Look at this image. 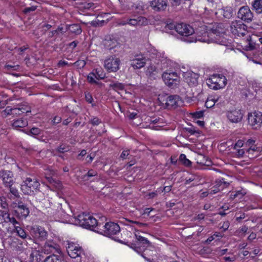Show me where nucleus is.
<instances>
[{"label": "nucleus", "instance_id": "8", "mask_svg": "<svg viewBox=\"0 0 262 262\" xmlns=\"http://www.w3.org/2000/svg\"><path fill=\"white\" fill-rule=\"evenodd\" d=\"M247 26L241 21H233L230 26V30L233 34L237 36H244L247 33Z\"/></svg>", "mask_w": 262, "mask_h": 262}, {"label": "nucleus", "instance_id": "5", "mask_svg": "<svg viewBox=\"0 0 262 262\" xmlns=\"http://www.w3.org/2000/svg\"><path fill=\"white\" fill-rule=\"evenodd\" d=\"M206 83L210 89L216 90L224 88L227 83V80L223 74H215L206 80Z\"/></svg>", "mask_w": 262, "mask_h": 262}, {"label": "nucleus", "instance_id": "28", "mask_svg": "<svg viewBox=\"0 0 262 262\" xmlns=\"http://www.w3.org/2000/svg\"><path fill=\"white\" fill-rule=\"evenodd\" d=\"M220 11L225 18L228 19L231 18L233 14V10L231 6L224 7L220 10Z\"/></svg>", "mask_w": 262, "mask_h": 262}, {"label": "nucleus", "instance_id": "21", "mask_svg": "<svg viewBox=\"0 0 262 262\" xmlns=\"http://www.w3.org/2000/svg\"><path fill=\"white\" fill-rule=\"evenodd\" d=\"M30 107L26 102L18 104L13 107L12 115L13 116L20 115L22 113L30 112Z\"/></svg>", "mask_w": 262, "mask_h": 262}, {"label": "nucleus", "instance_id": "35", "mask_svg": "<svg viewBox=\"0 0 262 262\" xmlns=\"http://www.w3.org/2000/svg\"><path fill=\"white\" fill-rule=\"evenodd\" d=\"M28 125V122L26 120L18 119L15 120L12 124V126L14 128H21L26 126Z\"/></svg>", "mask_w": 262, "mask_h": 262}, {"label": "nucleus", "instance_id": "63", "mask_svg": "<svg viewBox=\"0 0 262 262\" xmlns=\"http://www.w3.org/2000/svg\"><path fill=\"white\" fill-rule=\"evenodd\" d=\"M255 142V141L252 140V139H249L246 144V145L248 147H250L251 146H254V143Z\"/></svg>", "mask_w": 262, "mask_h": 262}, {"label": "nucleus", "instance_id": "27", "mask_svg": "<svg viewBox=\"0 0 262 262\" xmlns=\"http://www.w3.org/2000/svg\"><path fill=\"white\" fill-rule=\"evenodd\" d=\"M146 122L149 123L146 127H148L153 129H156V125H157V124L163 123V119L155 117H147Z\"/></svg>", "mask_w": 262, "mask_h": 262}, {"label": "nucleus", "instance_id": "18", "mask_svg": "<svg viewBox=\"0 0 262 262\" xmlns=\"http://www.w3.org/2000/svg\"><path fill=\"white\" fill-rule=\"evenodd\" d=\"M163 66L159 62L156 63L155 61L152 62L147 67L146 71V74L151 77H154L155 76L160 74L163 70Z\"/></svg>", "mask_w": 262, "mask_h": 262}, {"label": "nucleus", "instance_id": "43", "mask_svg": "<svg viewBox=\"0 0 262 262\" xmlns=\"http://www.w3.org/2000/svg\"><path fill=\"white\" fill-rule=\"evenodd\" d=\"M13 107H12L11 106H8L6 107V108L2 111V116L3 117H7L9 115H12L13 113Z\"/></svg>", "mask_w": 262, "mask_h": 262}, {"label": "nucleus", "instance_id": "39", "mask_svg": "<svg viewBox=\"0 0 262 262\" xmlns=\"http://www.w3.org/2000/svg\"><path fill=\"white\" fill-rule=\"evenodd\" d=\"M97 172L93 169H90L88 172L87 174L84 175L82 179L84 181H89L90 180V178L96 176L97 175Z\"/></svg>", "mask_w": 262, "mask_h": 262}, {"label": "nucleus", "instance_id": "42", "mask_svg": "<svg viewBox=\"0 0 262 262\" xmlns=\"http://www.w3.org/2000/svg\"><path fill=\"white\" fill-rule=\"evenodd\" d=\"M110 87L115 91L122 90L124 89V85L122 83L118 82L111 83Z\"/></svg>", "mask_w": 262, "mask_h": 262}, {"label": "nucleus", "instance_id": "48", "mask_svg": "<svg viewBox=\"0 0 262 262\" xmlns=\"http://www.w3.org/2000/svg\"><path fill=\"white\" fill-rule=\"evenodd\" d=\"M215 103L213 101V99L211 96L208 98L207 100L205 102V106L207 108H211L215 105Z\"/></svg>", "mask_w": 262, "mask_h": 262}, {"label": "nucleus", "instance_id": "23", "mask_svg": "<svg viewBox=\"0 0 262 262\" xmlns=\"http://www.w3.org/2000/svg\"><path fill=\"white\" fill-rule=\"evenodd\" d=\"M150 4L152 9L157 11L164 10L167 6L166 0H151Z\"/></svg>", "mask_w": 262, "mask_h": 262}, {"label": "nucleus", "instance_id": "64", "mask_svg": "<svg viewBox=\"0 0 262 262\" xmlns=\"http://www.w3.org/2000/svg\"><path fill=\"white\" fill-rule=\"evenodd\" d=\"M61 120V118L59 116H55L53 120V123L54 124H57V123H59V122H60Z\"/></svg>", "mask_w": 262, "mask_h": 262}, {"label": "nucleus", "instance_id": "46", "mask_svg": "<svg viewBox=\"0 0 262 262\" xmlns=\"http://www.w3.org/2000/svg\"><path fill=\"white\" fill-rule=\"evenodd\" d=\"M85 98L86 102L91 104L93 106L95 105L94 100L92 97V95L90 93H87L85 94Z\"/></svg>", "mask_w": 262, "mask_h": 262}, {"label": "nucleus", "instance_id": "29", "mask_svg": "<svg viewBox=\"0 0 262 262\" xmlns=\"http://www.w3.org/2000/svg\"><path fill=\"white\" fill-rule=\"evenodd\" d=\"M229 185L228 183L225 182L223 179L217 182L216 186L213 189L210 191V194H215L221 190L223 189L224 186H227Z\"/></svg>", "mask_w": 262, "mask_h": 262}, {"label": "nucleus", "instance_id": "4", "mask_svg": "<svg viewBox=\"0 0 262 262\" xmlns=\"http://www.w3.org/2000/svg\"><path fill=\"white\" fill-rule=\"evenodd\" d=\"M120 228L118 224L114 222H107L104 225L101 224V227L98 228V232L110 237L115 241L120 242V241L116 238V235L119 234Z\"/></svg>", "mask_w": 262, "mask_h": 262}, {"label": "nucleus", "instance_id": "11", "mask_svg": "<svg viewBox=\"0 0 262 262\" xmlns=\"http://www.w3.org/2000/svg\"><path fill=\"white\" fill-rule=\"evenodd\" d=\"M237 17L246 23H250L253 20V14L249 7L245 6L239 8L237 13Z\"/></svg>", "mask_w": 262, "mask_h": 262}, {"label": "nucleus", "instance_id": "6", "mask_svg": "<svg viewBox=\"0 0 262 262\" xmlns=\"http://www.w3.org/2000/svg\"><path fill=\"white\" fill-rule=\"evenodd\" d=\"M40 184L36 179L27 178L21 185V190L25 194H32L38 189Z\"/></svg>", "mask_w": 262, "mask_h": 262}, {"label": "nucleus", "instance_id": "62", "mask_svg": "<svg viewBox=\"0 0 262 262\" xmlns=\"http://www.w3.org/2000/svg\"><path fill=\"white\" fill-rule=\"evenodd\" d=\"M129 155L128 150H123L121 154L120 157L123 159H126L127 156Z\"/></svg>", "mask_w": 262, "mask_h": 262}, {"label": "nucleus", "instance_id": "30", "mask_svg": "<svg viewBox=\"0 0 262 262\" xmlns=\"http://www.w3.org/2000/svg\"><path fill=\"white\" fill-rule=\"evenodd\" d=\"M251 6L252 9L257 14H262V0H254Z\"/></svg>", "mask_w": 262, "mask_h": 262}, {"label": "nucleus", "instance_id": "52", "mask_svg": "<svg viewBox=\"0 0 262 262\" xmlns=\"http://www.w3.org/2000/svg\"><path fill=\"white\" fill-rule=\"evenodd\" d=\"M10 188V192L13 194L14 195V196L16 198H18L19 197V192H18V191L17 189H16L15 188H14L12 186H10V187H9Z\"/></svg>", "mask_w": 262, "mask_h": 262}, {"label": "nucleus", "instance_id": "33", "mask_svg": "<svg viewBox=\"0 0 262 262\" xmlns=\"http://www.w3.org/2000/svg\"><path fill=\"white\" fill-rule=\"evenodd\" d=\"M56 174V171L53 170L51 167H48L45 169V177L49 182L52 183L54 182L53 176Z\"/></svg>", "mask_w": 262, "mask_h": 262}, {"label": "nucleus", "instance_id": "41", "mask_svg": "<svg viewBox=\"0 0 262 262\" xmlns=\"http://www.w3.org/2000/svg\"><path fill=\"white\" fill-rule=\"evenodd\" d=\"M177 25L174 23H169L166 24L165 27V31L170 34H172L174 31L176 32Z\"/></svg>", "mask_w": 262, "mask_h": 262}, {"label": "nucleus", "instance_id": "20", "mask_svg": "<svg viewBox=\"0 0 262 262\" xmlns=\"http://www.w3.org/2000/svg\"><path fill=\"white\" fill-rule=\"evenodd\" d=\"M243 114L238 110H233L227 113V117L228 120L232 123H238L243 118Z\"/></svg>", "mask_w": 262, "mask_h": 262}, {"label": "nucleus", "instance_id": "36", "mask_svg": "<svg viewBox=\"0 0 262 262\" xmlns=\"http://www.w3.org/2000/svg\"><path fill=\"white\" fill-rule=\"evenodd\" d=\"M96 79H103L105 77V73L101 68H97L94 69L93 70Z\"/></svg>", "mask_w": 262, "mask_h": 262}, {"label": "nucleus", "instance_id": "61", "mask_svg": "<svg viewBox=\"0 0 262 262\" xmlns=\"http://www.w3.org/2000/svg\"><path fill=\"white\" fill-rule=\"evenodd\" d=\"M248 230V227L246 226H243L239 228L238 232L239 233H243L245 234Z\"/></svg>", "mask_w": 262, "mask_h": 262}, {"label": "nucleus", "instance_id": "1", "mask_svg": "<svg viewBox=\"0 0 262 262\" xmlns=\"http://www.w3.org/2000/svg\"><path fill=\"white\" fill-rule=\"evenodd\" d=\"M176 32L186 37V41L190 43L199 41L207 43L216 42L224 46H227L228 43V41L224 37V33L216 34L213 31L208 32L205 26L201 27L194 34V29L191 26L184 23L178 24Z\"/></svg>", "mask_w": 262, "mask_h": 262}, {"label": "nucleus", "instance_id": "15", "mask_svg": "<svg viewBox=\"0 0 262 262\" xmlns=\"http://www.w3.org/2000/svg\"><path fill=\"white\" fill-rule=\"evenodd\" d=\"M8 243L12 249L17 251L27 250L28 249V248L25 247H27L26 242H20L19 239L13 236H10Z\"/></svg>", "mask_w": 262, "mask_h": 262}, {"label": "nucleus", "instance_id": "31", "mask_svg": "<svg viewBox=\"0 0 262 262\" xmlns=\"http://www.w3.org/2000/svg\"><path fill=\"white\" fill-rule=\"evenodd\" d=\"M62 257V254L58 255L53 254L47 256L43 262H61Z\"/></svg>", "mask_w": 262, "mask_h": 262}, {"label": "nucleus", "instance_id": "60", "mask_svg": "<svg viewBox=\"0 0 262 262\" xmlns=\"http://www.w3.org/2000/svg\"><path fill=\"white\" fill-rule=\"evenodd\" d=\"M257 235L255 232H251L248 237V240L251 242L256 238Z\"/></svg>", "mask_w": 262, "mask_h": 262}, {"label": "nucleus", "instance_id": "26", "mask_svg": "<svg viewBox=\"0 0 262 262\" xmlns=\"http://www.w3.org/2000/svg\"><path fill=\"white\" fill-rule=\"evenodd\" d=\"M260 155V149L256 146L248 147L246 149V157L250 159H254Z\"/></svg>", "mask_w": 262, "mask_h": 262}, {"label": "nucleus", "instance_id": "53", "mask_svg": "<svg viewBox=\"0 0 262 262\" xmlns=\"http://www.w3.org/2000/svg\"><path fill=\"white\" fill-rule=\"evenodd\" d=\"M246 149L245 148L236 149L237 150V155L239 157H246Z\"/></svg>", "mask_w": 262, "mask_h": 262}, {"label": "nucleus", "instance_id": "58", "mask_svg": "<svg viewBox=\"0 0 262 262\" xmlns=\"http://www.w3.org/2000/svg\"><path fill=\"white\" fill-rule=\"evenodd\" d=\"M204 113L202 111L194 113L192 115L194 118H200L203 116Z\"/></svg>", "mask_w": 262, "mask_h": 262}, {"label": "nucleus", "instance_id": "7", "mask_svg": "<svg viewBox=\"0 0 262 262\" xmlns=\"http://www.w3.org/2000/svg\"><path fill=\"white\" fill-rule=\"evenodd\" d=\"M120 63L119 58L111 56L105 59L104 67L108 72H116L119 70Z\"/></svg>", "mask_w": 262, "mask_h": 262}, {"label": "nucleus", "instance_id": "9", "mask_svg": "<svg viewBox=\"0 0 262 262\" xmlns=\"http://www.w3.org/2000/svg\"><path fill=\"white\" fill-rule=\"evenodd\" d=\"M248 121L249 124L254 129H258L262 124V113L255 112L248 114Z\"/></svg>", "mask_w": 262, "mask_h": 262}, {"label": "nucleus", "instance_id": "51", "mask_svg": "<svg viewBox=\"0 0 262 262\" xmlns=\"http://www.w3.org/2000/svg\"><path fill=\"white\" fill-rule=\"evenodd\" d=\"M208 2V7L205 8V10L207 9H210L211 11H213V9L216 7L215 4L214 3V0H207Z\"/></svg>", "mask_w": 262, "mask_h": 262}, {"label": "nucleus", "instance_id": "47", "mask_svg": "<svg viewBox=\"0 0 262 262\" xmlns=\"http://www.w3.org/2000/svg\"><path fill=\"white\" fill-rule=\"evenodd\" d=\"M211 97H212L215 104H216V105H219V104H221L222 102H223V99L222 98V96L221 95H215L211 96Z\"/></svg>", "mask_w": 262, "mask_h": 262}, {"label": "nucleus", "instance_id": "24", "mask_svg": "<svg viewBox=\"0 0 262 262\" xmlns=\"http://www.w3.org/2000/svg\"><path fill=\"white\" fill-rule=\"evenodd\" d=\"M15 212L20 219H25L29 214L28 208L22 203H19L17 206H15Z\"/></svg>", "mask_w": 262, "mask_h": 262}, {"label": "nucleus", "instance_id": "40", "mask_svg": "<svg viewBox=\"0 0 262 262\" xmlns=\"http://www.w3.org/2000/svg\"><path fill=\"white\" fill-rule=\"evenodd\" d=\"M180 161L185 166H190L191 165V162L188 159L185 154H182L179 157Z\"/></svg>", "mask_w": 262, "mask_h": 262}, {"label": "nucleus", "instance_id": "38", "mask_svg": "<svg viewBox=\"0 0 262 262\" xmlns=\"http://www.w3.org/2000/svg\"><path fill=\"white\" fill-rule=\"evenodd\" d=\"M69 30L73 33L79 34L81 33L80 26L78 24H72L69 26Z\"/></svg>", "mask_w": 262, "mask_h": 262}, {"label": "nucleus", "instance_id": "2", "mask_svg": "<svg viewBox=\"0 0 262 262\" xmlns=\"http://www.w3.org/2000/svg\"><path fill=\"white\" fill-rule=\"evenodd\" d=\"M106 219L102 216L97 220L89 213H82L79 214L75 219V224L88 229L94 230L98 232V228L101 227V224L104 223Z\"/></svg>", "mask_w": 262, "mask_h": 262}, {"label": "nucleus", "instance_id": "10", "mask_svg": "<svg viewBox=\"0 0 262 262\" xmlns=\"http://www.w3.org/2000/svg\"><path fill=\"white\" fill-rule=\"evenodd\" d=\"M162 78L166 84L168 86H172L177 84L180 81V76L174 72H165L162 75Z\"/></svg>", "mask_w": 262, "mask_h": 262}, {"label": "nucleus", "instance_id": "25", "mask_svg": "<svg viewBox=\"0 0 262 262\" xmlns=\"http://www.w3.org/2000/svg\"><path fill=\"white\" fill-rule=\"evenodd\" d=\"M148 23L147 19L143 16H139L137 18L128 19V25L132 26H145Z\"/></svg>", "mask_w": 262, "mask_h": 262}, {"label": "nucleus", "instance_id": "37", "mask_svg": "<svg viewBox=\"0 0 262 262\" xmlns=\"http://www.w3.org/2000/svg\"><path fill=\"white\" fill-rule=\"evenodd\" d=\"M15 232L22 238H25L27 237L26 233L25 230L20 226V223L18 222V224L15 227Z\"/></svg>", "mask_w": 262, "mask_h": 262}, {"label": "nucleus", "instance_id": "55", "mask_svg": "<svg viewBox=\"0 0 262 262\" xmlns=\"http://www.w3.org/2000/svg\"><path fill=\"white\" fill-rule=\"evenodd\" d=\"M90 122L93 125H98L101 122V121L99 118L94 117L91 120Z\"/></svg>", "mask_w": 262, "mask_h": 262}, {"label": "nucleus", "instance_id": "17", "mask_svg": "<svg viewBox=\"0 0 262 262\" xmlns=\"http://www.w3.org/2000/svg\"><path fill=\"white\" fill-rule=\"evenodd\" d=\"M0 178L2 180L5 187L12 186L14 183L13 174L10 171L1 170Z\"/></svg>", "mask_w": 262, "mask_h": 262}, {"label": "nucleus", "instance_id": "22", "mask_svg": "<svg viewBox=\"0 0 262 262\" xmlns=\"http://www.w3.org/2000/svg\"><path fill=\"white\" fill-rule=\"evenodd\" d=\"M27 250H29V249L32 250L30 255V261L31 262H41L43 258L42 252L40 251L39 250H37L35 247H29Z\"/></svg>", "mask_w": 262, "mask_h": 262}, {"label": "nucleus", "instance_id": "49", "mask_svg": "<svg viewBox=\"0 0 262 262\" xmlns=\"http://www.w3.org/2000/svg\"><path fill=\"white\" fill-rule=\"evenodd\" d=\"M139 233L138 232H136L135 233V236L136 237V238L138 239V241H140V242H142L143 243L145 244H149V242L147 240V238L139 235Z\"/></svg>", "mask_w": 262, "mask_h": 262}, {"label": "nucleus", "instance_id": "3", "mask_svg": "<svg viewBox=\"0 0 262 262\" xmlns=\"http://www.w3.org/2000/svg\"><path fill=\"white\" fill-rule=\"evenodd\" d=\"M18 224L16 219L8 212L0 210V236L15 233V227Z\"/></svg>", "mask_w": 262, "mask_h": 262}, {"label": "nucleus", "instance_id": "13", "mask_svg": "<svg viewBox=\"0 0 262 262\" xmlns=\"http://www.w3.org/2000/svg\"><path fill=\"white\" fill-rule=\"evenodd\" d=\"M43 250L45 253H53V254L57 253L58 254H62V252L58 244L52 241H47L43 248Z\"/></svg>", "mask_w": 262, "mask_h": 262}, {"label": "nucleus", "instance_id": "34", "mask_svg": "<svg viewBox=\"0 0 262 262\" xmlns=\"http://www.w3.org/2000/svg\"><path fill=\"white\" fill-rule=\"evenodd\" d=\"M32 230L35 232V236L36 237L44 238L47 236V233L43 228L40 227H34Z\"/></svg>", "mask_w": 262, "mask_h": 262}, {"label": "nucleus", "instance_id": "12", "mask_svg": "<svg viewBox=\"0 0 262 262\" xmlns=\"http://www.w3.org/2000/svg\"><path fill=\"white\" fill-rule=\"evenodd\" d=\"M67 250L69 255L72 258L80 256L83 252L81 247L73 242H68Z\"/></svg>", "mask_w": 262, "mask_h": 262}, {"label": "nucleus", "instance_id": "19", "mask_svg": "<svg viewBox=\"0 0 262 262\" xmlns=\"http://www.w3.org/2000/svg\"><path fill=\"white\" fill-rule=\"evenodd\" d=\"M183 101L178 95H171L167 97L165 100V104L167 107H176L182 105Z\"/></svg>", "mask_w": 262, "mask_h": 262}, {"label": "nucleus", "instance_id": "32", "mask_svg": "<svg viewBox=\"0 0 262 262\" xmlns=\"http://www.w3.org/2000/svg\"><path fill=\"white\" fill-rule=\"evenodd\" d=\"M104 45L107 49L111 50L117 47L119 43L116 39L112 38L105 40Z\"/></svg>", "mask_w": 262, "mask_h": 262}, {"label": "nucleus", "instance_id": "57", "mask_svg": "<svg viewBox=\"0 0 262 262\" xmlns=\"http://www.w3.org/2000/svg\"><path fill=\"white\" fill-rule=\"evenodd\" d=\"M160 188H159V189H158L157 190H156L155 192H152L149 193L146 195V196L147 197L148 199H152V198L156 197L157 195V191H160Z\"/></svg>", "mask_w": 262, "mask_h": 262}, {"label": "nucleus", "instance_id": "54", "mask_svg": "<svg viewBox=\"0 0 262 262\" xmlns=\"http://www.w3.org/2000/svg\"><path fill=\"white\" fill-rule=\"evenodd\" d=\"M244 145V142L241 140H239L237 141V142L235 144L234 148L235 149H238L242 147Z\"/></svg>", "mask_w": 262, "mask_h": 262}, {"label": "nucleus", "instance_id": "44", "mask_svg": "<svg viewBox=\"0 0 262 262\" xmlns=\"http://www.w3.org/2000/svg\"><path fill=\"white\" fill-rule=\"evenodd\" d=\"M95 79H96V76H95L94 72L93 71H92V72L89 73V74L88 75V81L89 83L94 84V82H97V80H96Z\"/></svg>", "mask_w": 262, "mask_h": 262}, {"label": "nucleus", "instance_id": "50", "mask_svg": "<svg viewBox=\"0 0 262 262\" xmlns=\"http://www.w3.org/2000/svg\"><path fill=\"white\" fill-rule=\"evenodd\" d=\"M41 132V130L39 128L33 127L30 130L28 135H38L40 134Z\"/></svg>", "mask_w": 262, "mask_h": 262}, {"label": "nucleus", "instance_id": "16", "mask_svg": "<svg viewBox=\"0 0 262 262\" xmlns=\"http://www.w3.org/2000/svg\"><path fill=\"white\" fill-rule=\"evenodd\" d=\"M146 61L147 59L143 54H136L130 60V66L134 69H139L145 66Z\"/></svg>", "mask_w": 262, "mask_h": 262}, {"label": "nucleus", "instance_id": "56", "mask_svg": "<svg viewBox=\"0 0 262 262\" xmlns=\"http://www.w3.org/2000/svg\"><path fill=\"white\" fill-rule=\"evenodd\" d=\"M36 9V6H31L30 7L26 8L24 10L23 12L25 13H28L30 12L31 11H34Z\"/></svg>", "mask_w": 262, "mask_h": 262}, {"label": "nucleus", "instance_id": "59", "mask_svg": "<svg viewBox=\"0 0 262 262\" xmlns=\"http://www.w3.org/2000/svg\"><path fill=\"white\" fill-rule=\"evenodd\" d=\"M230 226V223L228 221L224 222L221 227V228L223 229V230L226 231L229 227Z\"/></svg>", "mask_w": 262, "mask_h": 262}, {"label": "nucleus", "instance_id": "14", "mask_svg": "<svg viewBox=\"0 0 262 262\" xmlns=\"http://www.w3.org/2000/svg\"><path fill=\"white\" fill-rule=\"evenodd\" d=\"M182 74L184 80L190 86H194L198 83L199 75L196 73L191 71H182V73L179 74Z\"/></svg>", "mask_w": 262, "mask_h": 262}, {"label": "nucleus", "instance_id": "45", "mask_svg": "<svg viewBox=\"0 0 262 262\" xmlns=\"http://www.w3.org/2000/svg\"><path fill=\"white\" fill-rule=\"evenodd\" d=\"M134 7L138 13L142 14L144 11V7L140 3L135 4Z\"/></svg>", "mask_w": 262, "mask_h": 262}]
</instances>
